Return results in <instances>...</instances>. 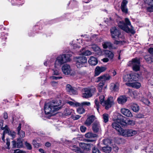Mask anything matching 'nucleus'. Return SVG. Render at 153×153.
I'll return each instance as SVG.
<instances>
[{
  "label": "nucleus",
  "instance_id": "nucleus-43",
  "mask_svg": "<svg viewBox=\"0 0 153 153\" xmlns=\"http://www.w3.org/2000/svg\"><path fill=\"white\" fill-rule=\"evenodd\" d=\"M85 110L83 107H79L77 109V111L78 113L82 114L85 112Z\"/></svg>",
  "mask_w": 153,
  "mask_h": 153
},
{
  "label": "nucleus",
  "instance_id": "nucleus-58",
  "mask_svg": "<svg viewBox=\"0 0 153 153\" xmlns=\"http://www.w3.org/2000/svg\"><path fill=\"white\" fill-rule=\"evenodd\" d=\"M51 84L53 86L56 87L57 86L58 83L56 82L52 81L51 82Z\"/></svg>",
  "mask_w": 153,
  "mask_h": 153
},
{
  "label": "nucleus",
  "instance_id": "nucleus-32",
  "mask_svg": "<svg viewBox=\"0 0 153 153\" xmlns=\"http://www.w3.org/2000/svg\"><path fill=\"white\" fill-rule=\"evenodd\" d=\"M105 56L106 57H108L110 59H112L114 57V54L112 52L106 51L105 53Z\"/></svg>",
  "mask_w": 153,
  "mask_h": 153
},
{
  "label": "nucleus",
  "instance_id": "nucleus-51",
  "mask_svg": "<svg viewBox=\"0 0 153 153\" xmlns=\"http://www.w3.org/2000/svg\"><path fill=\"white\" fill-rule=\"evenodd\" d=\"M33 143L34 147L36 148H38L40 146V144L39 143H37L35 140H33Z\"/></svg>",
  "mask_w": 153,
  "mask_h": 153
},
{
  "label": "nucleus",
  "instance_id": "nucleus-35",
  "mask_svg": "<svg viewBox=\"0 0 153 153\" xmlns=\"http://www.w3.org/2000/svg\"><path fill=\"white\" fill-rule=\"evenodd\" d=\"M54 67L55 68L53 69V75L56 76L59 75L60 74V72L59 71V69L60 68H57V67H55V66Z\"/></svg>",
  "mask_w": 153,
  "mask_h": 153
},
{
  "label": "nucleus",
  "instance_id": "nucleus-24",
  "mask_svg": "<svg viewBox=\"0 0 153 153\" xmlns=\"http://www.w3.org/2000/svg\"><path fill=\"white\" fill-rule=\"evenodd\" d=\"M102 45L103 48L106 49L109 48V49H115L116 48L113 47L112 44L111 43L109 42H103L102 44Z\"/></svg>",
  "mask_w": 153,
  "mask_h": 153
},
{
  "label": "nucleus",
  "instance_id": "nucleus-36",
  "mask_svg": "<svg viewBox=\"0 0 153 153\" xmlns=\"http://www.w3.org/2000/svg\"><path fill=\"white\" fill-rule=\"evenodd\" d=\"M84 49H83V50H82V51H81V53L80 54H82L83 55L85 56H89L91 54V51H84Z\"/></svg>",
  "mask_w": 153,
  "mask_h": 153
},
{
  "label": "nucleus",
  "instance_id": "nucleus-41",
  "mask_svg": "<svg viewBox=\"0 0 153 153\" xmlns=\"http://www.w3.org/2000/svg\"><path fill=\"white\" fill-rule=\"evenodd\" d=\"M137 133V131L133 129H129V137L133 136L136 134Z\"/></svg>",
  "mask_w": 153,
  "mask_h": 153
},
{
  "label": "nucleus",
  "instance_id": "nucleus-38",
  "mask_svg": "<svg viewBox=\"0 0 153 153\" xmlns=\"http://www.w3.org/2000/svg\"><path fill=\"white\" fill-rule=\"evenodd\" d=\"M67 103L70 105L74 106H79L80 105V103L77 102H74L71 101H68Z\"/></svg>",
  "mask_w": 153,
  "mask_h": 153
},
{
  "label": "nucleus",
  "instance_id": "nucleus-16",
  "mask_svg": "<svg viewBox=\"0 0 153 153\" xmlns=\"http://www.w3.org/2000/svg\"><path fill=\"white\" fill-rule=\"evenodd\" d=\"M121 113L124 115L129 117H133V115L131 111L128 109L123 108L121 110Z\"/></svg>",
  "mask_w": 153,
  "mask_h": 153
},
{
  "label": "nucleus",
  "instance_id": "nucleus-9",
  "mask_svg": "<svg viewBox=\"0 0 153 153\" xmlns=\"http://www.w3.org/2000/svg\"><path fill=\"white\" fill-rule=\"evenodd\" d=\"M129 64L130 65L132 66V68L134 71H137L139 70L140 61L137 58H136L132 59L131 61L129 62Z\"/></svg>",
  "mask_w": 153,
  "mask_h": 153
},
{
  "label": "nucleus",
  "instance_id": "nucleus-53",
  "mask_svg": "<svg viewBox=\"0 0 153 153\" xmlns=\"http://www.w3.org/2000/svg\"><path fill=\"white\" fill-rule=\"evenodd\" d=\"M92 153H100L99 150L95 147L92 149Z\"/></svg>",
  "mask_w": 153,
  "mask_h": 153
},
{
  "label": "nucleus",
  "instance_id": "nucleus-12",
  "mask_svg": "<svg viewBox=\"0 0 153 153\" xmlns=\"http://www.w3.org/2000/svg\"><path fill=\"white\" fill-rule=\"evenodd\" d=\"M111 77V76L109 74H106L97 78L96 82H98L101 81L105 83L106 81L109 80Z\"/></svg>",
  "mask_w": 153,
  "mask_h": 153
},
{
  "label": "nucleus",
  "instance_id": "nucleus-29",
  "mask_svg": "<svg viewBox=\"0 0 153 153\" xmlns=\"http://www.w3.org/2000/svg\"><path fill=\"white\" fill-rule=\"evenodd\" d=\"M91 48L98 55H101L102 53V51L100 48L96 45L92 46Z\"/></svg>",
  "mask_w": 153,
  "mask_h": 153
},
{
  "label": "nucleus",
  "instance_id": "nucleus-26",
  "mask_svg": "<svg viewBox=\"0 0 153 153\" xmlns=\"http://www.w3.org/2000/svg\"><path fill=\"white\" fill-rule=\"evenodd\" d=\"M91 144L85 143H79V146L82 149L87 151L90 150Z\"/></svg>",
  "mask_w": 153,
  "mask_h": 153
},
{
  "label": "nucleus",
  "instance_id": "nucleus-47",
  "mask_svg": "<svg viewBox=\"0 0 153 153\" xmlns=\"http://www.w3.org/2000/svg\"><path fill=\"white\" fill-rule=\"evenodd\" d=\"M100 101L101 104L102 105L104 102L105 96L104 95H102L100 96L99 97Z\"/></svg>",
  "mask_w": 153,
  "mask_h": 153
},
{
  "label": "nucleus",
  "instance_id": "nucleus-57",
  "mask_svg": "<svg viewBox=\"0 0 153 153\" xmlns=\"http://www.w3.org/2000/svg\"><path fill=\"white\" fill-rule=\"evenodd\" d=\"M148 51L149 52L153 57V48H150L149 49Z\"/></svg>",
  "mask_w": 153,
  "mask_h": 153
},
{
  "label": "nucleus",
  "instance_id": "nucleus-11",
  "mask_svg": "<svg viewBox=\"0 0 153 153\" xmlns=\"http://www.w3.org/2000/svg\"><path fill=\"white\" fill-rule=\"evenodd\" d=\"M85 137L91 138L92 139H89L86 140L88 142H94L96 140V138L98 137L96 134L93 133L91 132H89L86 133L85 134Z\"/></svg>",
  "mask_w": 153,
  "mask_h": 153
},
{
  "label": "nucleus",
  "instance_id": "nucleus-14",
  "mask_svg": "<svg viewBox=\"0 0 153 153\" xmlns=\"http://www.w3.org/2000/svg\"><path fill=\"white\" fill-rule=\"evenodd\" d=\"M62 69L63 73L66 75L70 74L72 71L70 66L67 64L64 65L62 67Z\"/></svg>",
  "mask_w": 153,
  "mask_h": 153
},
{
  "label": "nucleus",
  "instance_id": "nucleus-48",
  "mask_svg": "<svg viewBox=\"0 0 153 153\" xmlns=\"http://www.w3.org/2000/svg\"><path fill=\"white\" fill-rule=\"evenodd\" d=\"M80 105L79 106H89L91 105V103L90 102H84L80 103Z\"/></svg>",
  "mask_w": 153,
  "mask_h": 153
},
{
  "label": "nucleus",
  "instance_id": "nucleus-3",
  "mask_svg": "<svg viewBox=\"0 0 153 153\" xmlns=\"http://www.w3.org/2000/svg\"><path fill=\"white\" fill-rule=\"evenodd\" d=\"M111 33L112 37L115 40L114 42V44L116 45L123 44L125 42L123 41H119L116 40V39H123L124 38V37L121 34L120 31L116 27H113L111 28Z\"/></svg>",
  "mask_w": 153,
  "mask_h": 153
},
{
  "label": "nucleus",
  "instance_id": "nucleus-54",
  "mask_svg": "<svg viewBox=\"0 0 153 153\" xmlns=\"http://www.w3.org/2000/svg\"><path fill=\"white\" fill-rule=\"evenodd\" d=\"M50 78L52 79L57 80L62 78V76H52L50 77Z\"/></svg>",
  "mask_w": 153,
  "mask_h": 153
},
{
  "label": "nucleus",
  "instance_id": "nucleus-30",
  "mask_svg": "<svg viewBox=\"0 0 153 153\" xmlns=\"http://www.w3.org/2000/svg\"><path fill=\"white\" fill-rule=\"evenodd\" d=\"M126 84L128 86H130L136 88H140L141 86V84L137 82H134L131 83H126Z\"/></svg>",
  "mask_w": 153,
  "mask_h": 153
},
{
  "label": "nucleus",
  "instance_id": "nucleus-8",
  "mask_svg": "<svg viewBox=\"0 0 153 153\" xmlns=\"http://www.w3.org/2000/svg\"><path fill=\"white\" fill-rule=\"evenodd\" d=\"M115 100V97L111 96L109 97L106 100L104 101L102 105L105 107V109H108L114 104Z\"/></svg>",
  "mask_w": 153,
  "mask_h": 153
},
{
  "label": "nucleus",
  "instance_id": "nucleus-27",
  "mask_svg": "<svg viewBox=\"0 0 153 153\" xmlns=\"http://www.w3.org/2000/svg\"><path fill=\"white\" fill-rule=\"evenodd\" d=\"M127 100V97L123 95L121 96L118 98L117 100L120 104H123L125 103Z\"/></svg>",
  "mask_w": 153,
  "mask_h": 153
},
{
  "label": "nucleus",
  "instance_id": "nucleus-52",
  "mask_svg": "<svg viewBox=\"0 0 153 153\" xmlns=\"http://www.w3.org/2000/svg\"><path fill=\"white\" fill-rule=\"evenodd\" d=\"M25 145L28 149L30 150L32 149L31 146L29 143L26 142L25 143Z\"/></svg>",
  "mask_w": 153,
  "mask_h": 153
},
{
  "label": "nucleus",
  "instance_id": "nucleus-59",
  "mask_svg": "<svg viewBox=\"0 0 153 153\" xmlns=\"http://www.w3.org/2000/svg\"><path fill=\"white\" fill-rule=\"evenodd\" d=\"M105 83L101 81V82L99 83L98 87L101 88H102Z\"/></svg>",
  "mask_w": 153,
  "mask_h": 153
},
{
  "label": "nucleus",
  "instance_id": "nucleus-49",
  "mask_svg": "<svg viewBox=\"0 0 153 153\" xmlns=\"http://www.w3.org/2000/svg\"><path fill=\"white\" fill-rule=\"evenodd\" d=\"M18 134L21 138H23L25 136V133L22 131H21L18 132Z\"/></svg>",
  "mask_w": 153,
  "mask_h": 153
},
{
  "label": "nucleus",
  "instance_id": "nucleus-2",
  "mask_svg": "<svg viewBox=\"0 0 153 153\" xmlns=\"http://www.w3.org/2000/svg\"><path fill=\"white\" fill-rule=\"evenodd\" d=\"M71 56V55L68 54H62L58 56L55 62V67L57 68H60L62 65L70 61Z\"/></svg>",
  "mask_w": 153,
  "mask_h": 153
},
{
  "label": "nucleus",
  "instance_id": "nucleus-63",
  "mask_svg": "<svg viewBox=\"0 0 153 153\" xmlns=\"http://www.w3.org/2000/svg\"><path fill=\"white\" fill-rule=\"evenodd\" d=\"M123 153H133V152L131 151L130 150L127 149L126 150H125L124 152Z\"/></svg>",
  "mask_w": 153,
  "mask_h": 153
},
{
  "label": "nucleus",
  "instance_id": "nucleus-60",
  "mask_svg": "<svg viewBox=\"0 0 153 153\" xmlns=\"http://www.w3.org/2000/svg\"><path fill=\"white\" fill-rule=\"evenodd\" d=\"M4 119H7L8 118L7 114L6 112H4Z\"/></svg>",
  "mask_w": 153,
  "mask_h": 153
},
{
  "label": "nucleus",
  "instance_id": "nucleus-7",
  "mask_svg": "<svg viewBox=\"0 0 153 153\" xmlns=\"http://www.w3.org/2000/svg\"><path fill=\"white\" fill-rule=\"evenodd\" d=\"M87 59L86 57L84 56L78 57L76 61V65L78 68H80L84 66H86Z\"/></svg>",
  "mask_w": 153,
  "mask_h": 153
},
{
  "label": "nucleus",
  "instance_id": "nucleus-20",
  "mask_svg": "<svg viewBox=\"0 0 153 153\" xmlns=\"http://www.w3.org/2000/svg\"><path fill=\"white\" fill-rule=\"evenodd\" d=\"M95 118L93 115L89 116L85 122V124L88 126H89L94 120Z\"/></svg>",
  "mask_w": 153,
  "mask_h": 153
},
{
  "label": "nucleus",
  "instance_id": "nucleus-17",
  "mask_svg": "<svg viewBox=\"0 0 153 153\" xmlns=\"http://www.w3.org/2000/svg\"><path fill=\"white\" fill-rule=\"evenodd\" d=\"M147 6L146 7L147 11L150 12H153V0H146Z\"/></svg>",
  "mask_w": 153,
  "mask_h": 153
},
{
  "label": "nucleus",
  "instance_id": "nucleus-33",
  "mask_svg": "<svg viewBox=\"0 0 153 153\" xmlns=\"http://www.w3.org/2000/svg\"><path fill=\"white\" fill-rule=\"evenodd\" d=\"M119 134L124 137H129V129L124 130L122 128Z\"/></svg>",
  "mask_w": 153,
  "mask_h": 153
},
{
  "label": "nucleus",
  "instance_id": "nucleus-19",
  "mask_svg": "<svg viewBox=\"0 0 153 153\" xmlns=\"http://www.w3.org/2000/svg\"><path fill=\"white\" fill-rule=\"evenodd\" d=\"M128 94L131 97L134 98H139L140 97V94L138 92L136 91H132L130 89H128Z\"/></svg>",
  "mask_w": 153,
  "mask_h": 153
},
{
  "label": "nucleus",
  "instance_id": "nucleus-44",
  "mask_svg": "<svg viewBox=\"0 0 153 153\" xmlns=\"http://www.w3.org/2000/svg\"><path fill=\"white\" fill-rule=\"evenodd\" d=\"M103 118L105 123L107 122L108 120V115L107 114H103Z\"/></svg>",
  "mask_w": 153,
  "mask_h": 153
},
{
  "label": "nucleus",
  "instance_id": "nucleus-1",
  "mask_svg": "<svg viewBox=\"0 0 153 153\" xmlns=\"http://www.w3.org/2000/svg\"><path fill=\"white\" fill-rule=\"evenodd\" d=\"M61 101L60 100H55L51 101L45 104L44 111L46 114L52 115L53 112L58 111L61 108Z\"/></svg>",
  "mask_w": 153,
  "mask_h": 153
},
{
  "label": "nucleus",
  "instance_id": "nucleus-25",
  "mask_svg": "<svg viewBox=\"0 0 153 153\" xmlns=\"http://www.w3.org/2000/svg\"><path fill=\"white\" fill-rule=\"evenodd\" d=\"M119 84L118 82L112 83L111 84L110 89L111 90L117 91L119 90Z\"/></svg>",
  "mask_w": 153,
  "mask_h": 153
},
{
  "label": "nucleus",
  "instance_id": "nucleus-13",
  "mask_svg": "<svg viewBox=\"0 0 153 153\" xmlns=\"http://www.w3.org/2000/svg\"><path fill=\"white\" fill-rule=\"evenodd\" d=\"M124 81L125 82H131L132 81H136L137 80L135 75L133 74H128L124 76Z\"/></svg>",
  "mask_w": 153,
  "mask_h": 153
},
{
  "label": "nucleus",
  "instance_id": "nucleus-21",
  "mask_svg": "<svg viewBox=\"0 0 153 153\" xmlns=\"http://www.w3.org/2000/svg\"><path fill=\"white\" fill-rule=\"evenodd\" d=\"M106 69V68L104 67H100L97 66L95 69V76H97L100 73L104 71Z\"/></svg>",
  "mask_w": 153,
  "mask_h": 153
},
{
  "label": "nucleus",
  "instance_id": "nucleus-18",
  "mask_svg": "<svg viewBox=\"0 0 153 153\" xmlns=\"http://www.w3.org/2000/svg\"><path fill=\"white\" fill-rule=\"evenodd\" d=\"M121 123L117 121L113 122L112 124V126L113 128L115 129L119 132V134L120 132L123 128H122L120 125Z\"/></svg>",
  "mask_w": 153,
  "mask_h": 153
},
{
  "label": "nucleus",
  "instance_id": "nucleus-15",
  "mask_svg": "<svg viewBox=\"0 0 153 153\" xmlns=\"http://www.w3.org/2000/svg\"><path fill=\"white\" fill-rule=\"evenodd\" d=\"M92 129L95 133H97L101 130V128L99 122L96 121L92 124Z\"/></svg>",
  "mask_w": 153,
  "mask_h": 153
},
{
  "label": "nucleus",
  "instance_id": "nucleus-28",
  "mask_svg": "<svg viewBox=\"0 0 153 153\" xmlns=\"http://www.w3.org/2000/svg\"><path fill=\"white\" fill-rule=\"evenodd\" d=\"M88 62L89 64L91 65H95L97 64L98 61L96 57L91 56L89 59Z\"/></svg>",
  "mask_w": 153,
  "mask_h": 153
},
{
  "label": "nucleus",
  "instance_id": "nucleus-37",
  "mask_svg": "<svg viewBox=\"0 0 153 153\" xmlns=\"http://www.w3.org/2000/svg\"><path fill=\"white\" fill-rule=\"evenodd\" d=\"M102 150L105 152L109 153L111 152V148L110 146H107L103 147L102 148Z\"/></svg>",
  "mask_w": 153,
  "mask_h": 153
},
{
  "label": "nucleus",
  "instance_id": "nucleus-42",
  "mask_svg": "<svg viewBox=\"0 0 153 153\" xmlns=\"http://www.w3.org/2000/svg\"><path fill=\"white\" fill-rule=\"evenodd\" d=\"M72 112V109L66 108L64 111V114L66 116L69 115L71 114Z\"/></svg>",
  "mask_w": 153,
  "mask_h": 153
},
{
  "label": "nucleus",
  "instance_id": "nucleus-50",
  "mask_svg": "<svg viewBox=\"0 0 153 153\" xmlns=\"http://www.w3.org/2000/svg\"><path fill=\"white\" fill-rule=\"evenodd\" d=\"M6 143L7 145V147H6V148L7 149H10V140L9 138H7Z\"/></svg>",
  "mask_w": 153,
  "mask_h": 153
},
{
  "label": "nucleus",
  "instance_id": "nucleus-23",
  "mask_svg": "<svg viewBox=\"0 0 153 153\" xmlns=\"http://www.w3.org/2000/svg\"><path fill=\"white\" fill-rule=\"evenodd\" d=\"M127 1L126 0H123L121 4V8L122 12L125 13L128 12V9L127 8L126 5L127 4Z\"/></svg>",
  "mask_w": 153,
  "mask_h": 153
},
{
  "label": "nucleus",
  "instance_id": "nucleus-31",
  "mask_svg": "<svg viewBox=\"0 0 153 153\" xmlns=\"http://www.w3.org/2000/svg\"><path fill=\"white\" fill-rule=\"evenodd\" d=\"M126 117H124L120 114H118L116 120L117 121L121 123V122H125V119Z\"/></svg>",
  "mask_w": 153,
  "mask_h": 153
},
{
  "label": "nucleus",
  "instance_id": "nucleus-55",
  "mask_svg": "<svg viewBox=\"0 0 153 153\" xmlns=\"http://www.w3.org/2000/svg\"><path fill=\"white\" fill-rule=\"evenodd\" d=\"M86 128L83 126H81L80 127V130L82 132H85L86 131Z\"/></svg>",
  "mask_w": 153,
  "mask_h": 153
},
{
  "label": "nucleus",
  "instance_id": "nucleus-45",
  "mask_svg": "<svg viewBox=\"0 0 153 153\" xmlns=\"http://www.w3.org/2000/svg\"><path fill=\"white\" fill-rule=\"evenodd\" d=\"M16 145L17 148H20L23 146L22 142L20 139H18L16 143Z\"/></svg>",
  "mask_w": 153,
  "mask_h": 153
},
{
  "label": "nucleus",
  "instance_id": "nucleus-64",
  "mask_svg": "<svg viewBox=\"0 0 153 153\" xmlns=\"http://www.w3.org/2000/svg\"><path fill=\"white\" fill-rule=\"evenodd\" d=\"M15 153H22V151L19 149H17L15 151Z\"/></svg>",
  "mask_w": 153,
  "mask_h": 153
},
{
  "label": "nucleus",
  "instance_id": "nucleus-34",
  "mask_svg": "<svg viewBox=\"0 0 153 153\" xmlns=\"http://www.w3.org/2000/svg\"><path fill=\"white\" fill-rule=\"evenodd\" d=\"M131 108L132 110L134 112H138L139 110V106L135 103H132L131 105Z\"/></svg>",
  "mask_w": 153,
  "mask_h": 153
},
{
  "label": "nucleus",
  "instance_id": "nucleus-61",
  "mask_svg": "<svg viewBox=\"0 0 153 153\" xmlns=\"http://www.w3.org/2000/svg\"><path fill=\"white\" fill-rule=\"evenodd\" d=\"M80 117L81 116H79V115H77L75 116L74 117V120H77L79 119Z\"/></svg>",
  "mask_w": 153,
  "mask_h": 153
},
{
  "label": "nucleus",
  "instance_id": "nucleus-62",
  "mask_svg": "<svg viewBox=\"0 0 153 153\" xmlns=\"http://www.w3.org/2000/svg\"><path fill=\"white\" fill-rule=\"evenodd\" d=\"M118 147L117 146H115L114 147L113 150L116 152H118Z\"/></svg>",
  "mask_w": 153,
  "mask_h": 153
},
{
  "label": "nucleus",
  "instance_id": "nucleus-40",
  "mask_svg": "<svg viewBox=\"0 0 153 153\" xmlns=\"http://www.w3.org/2000/svg\"><path fill=\"white\" fill-rule=\"evenodd\" d=\"M146 61L149 63H151L153 62V57H151L147 55L145 56Z\"/></svg>",
  "mask_w": 153,
  "mask_h": 153
},
{
  "label": "nucleus",
  "instance_id": "nucleus-5",
  "mask_svg": "<svg viewBox=\"0 0 153 153\" xmlns=\"http://www.w3.org/2000/svg\"><path fill=\"white\" fill-rule=\"evenodd\" d=\"M125 24L123 21H120L118 23L119 27L123 30L127 32H131V30L129 29L128 27V25L130 26L132 29L133 27L131 25V22L128 18L125 19Z\"/></svg>",
  "mask_w": 153,
  "mask_h": 153
},
{
  "label": "nucleus",
  "instance_id": "nucleus-10",
  "mask_svg": "<svg viewBox=\"0 0 153 153\" xmlns=\"http://www.w3.org/2000/svg\"><path fill=\"white\" fill-rule=\"evenodd\" d=\"M96 88H85L84 89V92L82 94V97L85 98H88L91 97L92 95V93L95 91Z\"/></svg>",
  "mask_w": 153,
  "mask_h": 153
},
{
  "label": "nucleus",
  "instance_id": "nucleus-6",
  "mask_svg": "<svg viewBox=\"0 0 153 153\" xmlns=\"http://www.w3.org/2000/svg\"><path fill=\"white\" fill-rule=\"evenodd\" d=\"M4 121H0V128L1 129L4 130V134H7L9 135L10 136L13 138L15 137L16 133L13 131H11L8 126L5 125L4 127H3Z\"/></svg>",
  "mask_w": 153,
  "mask_h": 153
},
{
  "label": "nucleus",
  "instance_id": "nucleus-4",
  "mask_svg": "<svg viewBox=\"0 0 153 153\" xmlns=\"http://www.w3.org/2000/svg\"><path fill=\"white\" fill-rule=\"evenodd\" d=\"M79 140L78 138H74L71 141H66V143L69 146L70 149L73 151L77 153H81L80 149L75 144Z\"/></svg>",
  "mask_w": 153,
  "mask_h": 153
},
{
  "label": "nucleus",
  "instance_id": "nucleus-56",
  "mask_svg": "<svg viewBox=\"0 0 153 153\" xmlns=\"http://www.w3.org/2000/svg\"><path fill=\"white\" fill-rule=\"evenodd\" d=\"M135 121L133 120H129L128 121L127 123L131 125H133L135 124Z\"/></svg>",
  "mask_w": 153,
  "mask_h": 153
},
{
  "label": "nucleus",
  "instance_id": "nucleus-22",
  "mask_svg": "<svg viewBox=\"0 0 153 153\" xmlns=\"http://www.w3.org/2000/svg\"><path fill=\"white\" fill-rule=\"evenodd\" d=\"M66 90L71 94H76L77 93L76 91L69 84L66 85Z\"/></svg>",
  "mask_w": 153,
  "mask_h": 153
},
{
  "label": "nucleus",
  "instance_id": "nucleus-39",
  "mask_svg": "<svg viewBox=\"0 0 153 153\" xmlns=\"http://www.w3.org/2000/svg\"><path fill=\"white\" fill-rule=\"evenodd\" d=\"M95 105L94 107L96 108L98 112H99V108L100 104L99 102L97 99H95L94 100Z\"/></svg>",
  "mask_w": 153,
  "mask_h": 153
},
{
  "label": "nucleus",
  "instance_id": "nucleus-46",
  "mask_svg": "<svg viewBox=\"0 0 153 153\" xmlns=\"http://www.w3.org/2000/svg\"><path fill=\"white\" fill-rule=\"evenodd\" d=\"M141 101L147 105H149L150 103L149 101L148 100L144 97H143L142 99H141Z\"/></svg>",
  "mask_w": 153,
  "mask_h": 153
}]
</instances>
